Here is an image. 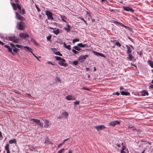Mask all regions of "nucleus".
I'll return each instance as SVG.
<instances>
[{"mask_svg":"<svg viewBox=\"0 0 153 153\" xmlns=\"http://www.w3.org/2000/svg\"><path fill=\"white\" fill-rule=\"evenodd\" d=\"M123 27H124L126 29H127V28H129L128 27H127V26H126L124 25V26Z\"/></svg>","mask_w":153,"mask_h":153,"instance_id":"nucleus-59","label":"nucleus"},{"mask_svg":"<svg viewBox=\"0 0 153 153\" xmlns=\"http://www.w3.org/2000/svg\"><path fill=\"white\" fill-rule=\"evenodd\" d=\"M10 45L12 47V48L13 50V51L14 52L16 53L17 51H19V49L16 48V46H15V45H14V44L12 43H11L10 44Z\"/></svg>","mask_w":153,"mask_h":153,"instance_id":"nucleus-12","label":"nucleus"},{"mask_svg":"<svg viewBox=\"0 0 153 153\" xmlns=\"http://www.w3.org/2000/svg\"><path fill=\"white\" fill-rule=\"evenodd\" d=\"M147 62L151 67L153 68V62L151 60H149Z\"/></svg>","mask_w":153,"mask_h":153,"instance_id":"nucleus-23","label":"nucleus"},{"mask_svg":"<svg viewBox=\"0 0 153 153\" xmlns=\"http://www.w3.org/2000/svg\"><path fill=\"white\" fill-rule=\"evenodd\" d=\"M24 48L25 50L29 51L31 53H32V50L30 48L27 46H24Z\"/></svg>","mask_w":153,"mask_h":153,"instance_id":"nucleus-19","label":"nucleus"},{"mask_svg":"<svg viewBox=\"0 0 153 153\" xmlns=\"http://www.w3.org/2000/svg\"><path fill=\"white\" fill-rule=\"evenodd\" d=\"M9 143L10 144H12L13 143H16V141L15 139L10 140L9 141Z\"/></svg>","mask_w":153,"mask_h":153,"instance_id":"nucleus-25","label":"nucleus"},{"mask_svg":"<svg viewBox=\"0 0 153 153\" xmlns=\"http://www.w3.org/2000/svg\"><path fill=\"white\" fill-rule=\"evenodd\" d=\"M63 143H63L62 142V143H61L60 144H58L57 146L58 147V148L60 147L61 145H62L63 144Z\"/></svg>","mask_w":153,"mask_h":153,"instance_id":"nucleus-45","label":"nucleus"},{"mask_svg":"<svg viewBox=\"0 0 153 153\" xmlns=\"http://www.w3.org/2000/svg\"><path fill=\"white\" fill-rule=\"evenodd\" d=\"M150 87L153 88V85H151L150 86Z\"/></svg>","mask_w":153,"mask_h":153,"instance_id":"nucleus-64","label":"nucleus"},{"mask_svg":"<svg viewBox=\"0 0 153 153\" xmlns=\"http://www.w3.org/2000/svg\"><path fill=\"white\" fill-rule=\"evenodd\" d=\"M79 101H76L74 102V104H79Z\"/></svg>","mask_w":153,"mask_h":153,"instance_id":"nucleus-47","label":"nucleus"},{"mask_svg":"<svg viewBox=\"0 0 153 153\" xmlns=\"http://www.w3.org/2000/svg\"><path fill=\"white\" fill-rule=\"evenodd\" d=\"M69 138H67V139H65L64 140H63V143H64L65 141H66L67 140H69Z\"/></svg>","mask_w":153,"mask_h":153,"instance_id":"nucleus-51","label":"nucleus"},{"mask_svg":"<svg viewBox=\"0 0 153 153\" xmlns=\"http://www.w3.org/2000/svg\"><path fill=\"white\" fill-rule=\"evenodd\" d=\"M73 63L74 65H77L78 63V62L77 61H74L73 62Z\"/></svg>","mask_w":153,"mask_h":153,"instance_id":"nucleus-38","label":"nucleus"},{"mask_svg":"<svg viewBox=\"0 0 153 153\" xmlns=\"http://www.w3.org/2000/svg\"><path fill=\"white\" fill-rule=\"evenodd\" d=\"M137 133L138 134H139V133H140V130H137Z\"/></svg>","mask_w":153,"mask_h":153,"instance_id":"nucleus-60","label":"nucleus"},{"mask_svg":"<svg viewBox=\"0 0 153 153\" xmlns=\"http://www.w3.org/2000/svg\"><path fill=\"white\" fill-rule=\"evenodd\" d=\"M65 60L64 59H62L58 63L60 65L64 67H67V64L66 63H65Z\"/></svg>","mask_w":153,"mask_h":153,"instance_id":"nucleus-8","label":"nucleus"},{"mask_svg":"<svg viewBox=\"0 0 153 153\" xmlns=\"http://www.w3.org/2000/svg\"><path fill=\"white\" fill-rule=\"evenodd\" d=\"M7 49H8V51L9 52H10L12 54H13V53L12 52V48H11L10 47H9V48H7Z\"/></svg>","mask_w":153,"mask_h":153,"instance_id":"nucleus-33","label":"nucleus"},{"mask_svg":"<svg viewBox=\"0 0 153 153\" xmlns=\"http://www.w3.org/2000/svg\"><path fill=\"white\" fill-rule=\"evenodd\" d=\"M115 45L118 47H120L121 46L120 43L119 42H116L115 44Z\"/></svg>","mask_w":153,"mask_h":153,"instance_id":"nucleus-34","label":"nucleus"},{"mask_svg":"<svg viewBox=\"0 0 153 153\" xmlns=\"http://www.w3.org/2000/svg\"><path fill=\"white\" fill-rule=\"evenodd\" d=\"M74 48L76 50H78V51H79L80 50V48L78 47V46H75L74 47Z\"/></svg>","mask_w":153,"mask_h":153,"instance_id":"nucleus-35","label":"nucleus"},{"mask_svg":"<svg viewBox=\"0 0 153 153\" xmlns=\"http://www.w3.org/2000/svg\"><path fill=\"white\" fill-rule=\"evenodd\" d=\"M51 39V36H48L47 37V39L48 41H49Z\"/></svg>","mask_w":153,"mask_h":153,"instance_id":"nucleus-44","label":"nucleus"},{"mask_svg":"<svg viewBox=\"0 0 153 153\" xmlns=\"http://www.w3.org/2000/svg\"><path fill=\"white\" fill-rule=\"evenodd\" d=\"M7 151V153H10L9 150H6Z\"/></svg>","mask_w":153,"mask_h":153,"instance_id":"nucleus-61","label":"nucleus"},{"mask_svg":"<svg viewBox=\"0 0 153 153\" xmlns=\"http://www.w3.org/2000/svg\"><path fill=\"white\" fill-rule=\"evenodd\" d=\"M51 123L49 121L47 120H46L44 121V127L46 128H48L51 125Z\"/></svg>","mask_w":153,"mask_h":153,"instance_id":"nucleus-11","label":"nucleus"},{"mask_svg":"<svg viewBox=\"0 0 153 153\" xmlns=\"http://www.w3.org/2000/svg\"><path fill=\"white\" fill-rule=\"evenodd\" d=\"M94 128H96L98 131L102 130L105 128L106 127L103 125H99L98 126H95L94 127Z\"/></svg>","mask_w":153,"mask_h":153,"instance_id":"nucleus-6","label":"nucleus"},{"mask_svg":"<svg viewBox=\"0 0 153 153\" xmlns=\"http://www.w3.org/2000/svg\"><path fill=\"white\" fill-rule=\"evenodd\" d=\"M66 99L67 100H76L74 97H73L72 95H68L66 97Z\"/></svg>","mask_w":153,"mask_h":153,"instance_id":"nucleus-13","label":"nucleus"},{"mask_svg":"<svg viewBox=\"0 0 153 153\" xmlns=\"http://www.w3.org/2000/svg\"><path fill=\"white\" fill-rule=\"evenodd\" d=\"M7 40L12 41L15 43H18L20 41V39L14 36L9 37Z\"/></svg>","mask_w":153,"mask_h":153,"instance_id":"nucleus-2","label":"nucleus"},{"mask_svg":"<svg viewBox=\"0 0 153 153\" xmlns=\"http://www.w3.org/2000/svg\"><path fill=\"white\" fill-rule=\"evenodd\" d=\"M113 95H119L120 94V93L118 92H115L113 93L112 94Z\"/></svg>","mask_w":153,"mask_h":153,"instance_id":"nucleus-42","label":"nucleus"},{"mask_svg":"<svg viewBox=\"0 0 153 153\" xmlns=\"http://www.w3.org/2000/svg\"><path fill=\"white\" fill-rule=\"evenodd\" d=\"M62 114L63 116L64 117H65L66 118L67 117L68 114V113L66 111H63L62 113Z\"/></svg>","mask_w":153,"mask_h":153,"instance_id":"nucleus-24","label":"nucleus"},{"mask_svg":"<svg viewBox=\"0 0 153 153\" xmlns=\"http://www.w3.org/2000/svg\"><path fill=\"white\" fill-rule=\"evenodd\" d=\"M55 80L56 82H59L60 81V79L58 77H56L55 79Z\"/></svg>","mask_w":153,"mask_h":153,"instance_id":"nucleus-39","label":"nucleus"},{"mask_svg":"<svg viewBox=\"0 0 153 153\" xmlns=\"http://www.w3.org/2000/svg\"><path fill=\"white\" fill-rule=\"evenodd\" d=\"M16 3L11 2L10 4L12 5L13 9L16 10L17 9L19 10V12L22 15H24L25 13V10L24 8L21 9V7L20 4H19L18 0H14Z\"/></svg>","mask_w":153,"mask_h":153,"instance_id":"nucleus-1","label":"nucleus"},{"mask_svg":"<svg viewBox=\"0 0 153 153\" xmlns=\"http://www.w3.org/2000/svg\"><path fill=\"white\" fill-rule=\"evenodd\" d=\"M95 54L97 56H99L102 57H104V55L102 53H100L96 51H95L94 52Z\"/></svg>","mask_w":153,"mask_h":153,"instance_id":"nucleus-26","label":"nucleus"},{"mask_svg":"<svg viewBox=\"0 0 153 153\" xmlns=\"http://www.w3.org/2000/svg\"><path fill=\"white\" fill-rule=\"evenodd\" d=\"M88 56L87 55L80 56L79 57L78 60L80 62H83L84 61L85 59H86V58Z\"/></svg>","mask_w":153,"mask_h":153,"instance_id":"nucleus-9","label":"nucleus"},{"mask_svg":"<svg viewBox=\"0 0 153 153\" xmlns=\"http://www.w3.org/2000/svg\"><path fill=\"white\" fill-rule=\"evenodd\" d=\"M16 18L20 20H24V18L18 12H15Z\"/></svg>","mask_w":153,"mask_h":153,"instance_id":"nucleus-7","label":"nucleus"},{"mask_svg":"<svg viewBox=\"0 0 153 153\" xmlns=\"http://www.w3.org/2000/svg\"><path fill=\"white\" fill-rule=\"evenodd\" d=\"M45 13L47 16L48 19L52 20L53 19V13L51 11L46 10L45 11Z\"/></svg>","mask_w":153,"mask_h":153,"instance_id":"nucleus-5","label":"nucleus"},{"mask_svg":"<svg viewBox=\"0 0 153 153\" xmlns=\"http://www.w3.org/2000/svg\"><path fill=\"white\" fill-rule=\"evenodd\" d=\"M15 45L16 47H17V48H21L22 47V45H18V44H16V45Z\"/></svg>","mask_w":153,"mask_h":153,"instance_id":"nucleus-40","label":"nucleus"},{"mask_svg":"<svg viewBox=\"0 0 153 153\" xmlns=\"http://www.w3.org/2000/svg\"><path fill=\"white\" fill-rule=\"evenodd\" d=\"M120 122L117 120H115L110 122L108 123L109 126H114L115 125L119 124Z\"/></svg>","mask_w":153,"mask_h":153,"instance_id":"nucleus-10","label":"nucleus"},{"mask_svg":"<svg viewBox=\"0 0 153 153\" xmlns=\"http://www.w3.org/2000/svg\"><path fill=\"white\" fill-rule=\"evenodd\" d=\"M54 53L57 55H58L61 56H62V54L59 51L54 52Z\"/></svg>","mask_w":153,"mask_h":153,"instance_id":"nucleus-32","label":"nucleus"},{"mask_svg":"<svg viewBox=\"0 0 153 153\" xmlns=\"http://www.w3.org/2000/svg\"><path fill=\"white\" fill-rule=\"evenodd\" d=\"M63 45L64 47L68 49L69 50H71V45H67L66 44H65V42L63 43Z\"/></svg>","mask_w":153,"mask_h":153,"instance_id":"nucleus-22","label":"nucleus"},{"mask_svg":"<svg viewBox=\"0 0 153 153\" xmlns=\"http://www.w3.org/2000/svg\"><path fill=\"white\" fill-rule=\"evenodd\" d=\"M82 89H83V90H87V91H88L89 90V89L88 88H86L85 87H84L83 88H82Z\"/></svg>","mask_w":153,"mask_h":153,"instance_id":"nucleus-48","label":"nucleus"},{"mask_svg":"<svg viewBox=\"0 0 153 153\" xmlns=\"http://www.w3.org/2000/svg\"><path fill=\"white\" fill-rule=\"evenodd\" d=\"M53 32L56 35H57L59 33V29H57L55 30H53Z\"/></svg>","mask_w":153,"mask_h":153,"instance_id":"nucleus-28","label":"nucleus"},{"mask_svg":"<svg viewBox=\"0 0 153 153\" xmlns=\"http://www.w3.org/2000/svg\"><path fill=\"white\" fill-rule=\"evenodd\" d=\"M4 47L6 48H9V46L8 45H4Z\"/></svg>","mask_w":153,"mask_h":153,"instance_id":"nucleus-55","label":"nucleus"},{"mask_svg":"<svg viewBox=\"0 0 153 153\" xmlns=\"http://www.w3.org/2000/svg\"><path fill=\"white\" fill-rule=\"evenodd\" d=\"M130 46L133 50L134 49V48L132 45H130Z\"/></svg>","mask_w":153,"mask_h":153,"instance_id":"nucleus-62","label":"nucleus"},{"mask_svg":"<svg viewBox=\"0 0 153 153\" xmlns=\"http://www.w3.org/2000/svg\"><path fill=\"white\" fill-rule=\"evenodd\" d=\"M9 144H7L4 147V149L6 150H9Z\"/></svg>","mask_w":153,"mask_h":153,"instance_id":"nucleus-31","label":"nucleus"},{"mask_svg":"<svg viewBox=\"0 0 153 153\" xmlns=\"http://www.w3.org/2000/svg\"><path fill=\"white\" fill-rule=\"evenodd\" d=\"M64 150L65 149L64 148L61 149L59 151H58L57 153H62V151Z\"/></svg>","mask_w":153,"mask_h":153,"instance_id":"nucleus-36","label":"nucleus"},{"mask_svg":"<svg viewBox=\"0 0 153 153\" xmlns=\"http://www.w3.org/2000/svg\"><path fill=\"white\" fill-rule=\"evenodd\" d=\"M72 51H73V52L75 53V54H76L77 53V52L76 51L75 49H73L72 50Z\"/></svg>","mask_w":153,"mask_h":153,"instance_id":"nucleus-43","label":"nucleus"},{"mask_svg":"<svg viewBox=\"0 0 153 153\" xmlns=\"http://www.w3.org/2000/svg\"><path fill=\"white\" fill-rule=\"evenodd\" d=\"M112 22L115 24V25H119L120 26H121L122 27H123L124 26V25L122 23H121L120 22H118L115 21H113Z\"/></svg>","mask_w":153,"mask_h":153,"instance_id":"nucleus-21","label":"nucleus"},{"mask_svg":"<svg viewBox=\"0 0 153 153\" xmlns=\"http://www.w3.org/2000/svg\"><path fill=\"white\" fill-rule=\"evenodd\" d=\"M72 153V151H71L70 150H69L68 153Z\"/></svg>","mask_w":153,"mask_h":153,"instance_id":"nucleus-63","label":"nucleus"},{"mask_svg":"<svg viewBox=\"0 0 153 153\" xmlns=\"http://www.w3.org/2000/svg\"><path fill=\"white\" fill-rule=\"evenodd\" d=\"M85 44L83 45L82 43H79L77 45L78 46L82 48H84L85 46Z\"/></svg>","mask_w":153,"mask_h":153,"instance_id":"nucleus-29","label":"nucleus"},{"mask_svg":"<svg viewBox=\"0 0 153 153\" xmlns=\"http://www.w3.org/2000/svg\"><path fill=\"white\" fill-rule=\"evenodd\" d=\"M79 41V39H74L72 41V42L73 43H74L76 42H78Z\"/></svg>","mask_w":153,"mask_h":153,"instance_id":"nucleus-37","label":"nucleus"},{"mask_svg":"<svg viewBox=\"0 0 153 153\" xmlns=\"http://www.w3.org/2000/svg\"><path fill=\"white\" fill-rule=\"evenodd\" d=\"M30 120L31 121H33L34 123H35V124L36 125H37L40 128L43 127V123H41L39 120L33 118L31 119Z\"/></svg>","mask_w":153,"mask_h":153,"instance_id":"nucleus-3","label":"nucleus"},{"mask_svg":"<svg viewBox=\"0 0 153 153\" xmlns=\"http://www.w3.org/2000/svg\"><path fill=\"white\" fill-rule=\"evenodd\" d=\"M86 15H88L89 17H91V15L88 12H86Z\"/></svg>","mask_w":153,"mask_h":153,"instance_id":"nucleus-49","label":"nucleus"},{"mask_svg":"<svg viewBox=\"0 0 153 153\" xmlns=\"http://www.w3.org/2000/svg\"><path fill=\"white\" fill-rule=\"evenodd\" d=\"M0 44L3 45L4 43L0 40Z\"/></svg>","mask_w":153,"mask_h":153,"instance_id":"nucleus-53","label":"nucleus"},{"mask_svg":"<svg viewBox=\"0 0 153 153\" xmlns=\"http://www.w3.org/2000/svg\"><path fill=\"white\" fill-rule=\"evenodd\" d=\"M60 16L61 19L63 21L67 23V22L65 21V20L66 19V17L65 16L60 15Z\"/></svg>","mask_w":153,"mask_h":153,"instance_id":"nucleus-27","label":"nucleus"},{"mask_svg":"<svg viewBox=\"0 0 153 153\" xmlns=\"http://www.w3.org/2000/svg\"><path fill=\"white\" fill-rule=\"evenodd\" d=\"M116 145L118 146V147H120L121 146V145H120V144H117Z\"/></svg>","mask_w":153,"mask_h":153,"instance_id":"nucleus-57","label":"nucleus"},{"mask_svg":"<svg viewBox=\"0 0 153 153\" xmlns=\"http://www.w3.org/2000/svg\"><path fill=\"white\" fill-rule=\"evenodd\" d=\"M36 8L38 12H40V9L37 6H36Z\"/></svg>","mask_w":153,"mask_h":153,"instance_id":"nucleus-46","label":"nucleus"},{"mask_svg":"<svg viewBox=\"0 0 153 153\" xmlns=\"http://www.w3.org/2000/svg\"><path fill=\"white\" fill-rule=\"evenodd\" d=\"M124 10L127 11L133 12L134 10L131 8L128 7H123Z\"/></svg>","mask_w":153,"mask_h":153,"instance_id":"nucleus-16","label":"nucleus"},{"mask_svg":"<svg viewBox=\"0 0 153 153\" xmlns=\"http://www.w3.org/2000/svg\"><path fill=\"white\" fill-rule=\"evenodd\" d=\"M128 54V56L127 57L126 59L129 60L131 61L133 58V56L131 53H127Z\"/></svg>","mask_w":153,"mask_h":153,"instance_id":"nucleus-15","label":"nucleus"},{"mask_svg":"<svg viewBox=\"0 0 153 153\" xmlns=\"http://www.w3.org/2000/svg\"><path fill=\"white\" fill-rule=\"evenodd\" d=\"M24 26L25 23L23 21H20V22H17L16 27L18 29L22 30L24 28Z\"/></svg>","mask_w":153,"mask_h":153,"instance_id":"nucleus-4","label":"nucleus"},{"mask_svg":"<svg viewBox=\"0 0 153 153\" xmlns=\"http://www.w3.org/2000/svg\"><path fill=\"white\" fill-rule=\"evenodd\" d=\"M141 95L142 96H145L146 95H149V93L146 90H143L141 91Z\"/></svg>","mask_w":153,"mask_h":153,"instance_id":"nucleus-18","label":"nucleus"},{"mask_svg":"<svg viewBox=\"0 0 153 153\" xmlns=\"http://www.w3.org/2000/svg\"><path fill=\"white\" fill-rule=\"evenodd\" d=\"M120 89L121 91H121L122 90H123L124 89V88H123L121 87L120 88Z\"/></svg>","mask_w":153,"mask_h":153,"instance_id":"nucleus-58","label":"nucleus"},{"mask_svg":"<svg viewBox=\"0 0 153 153\" xmlns=\"http://www.w3.org/2000/svg\"><path fill=\"white\" fill-rule=\"evenodd\" d=\"M125 146H122V148L121 149V150H124L125 149Z\"/></svg>","mask_w":153,"mask_h":153,"instance_id":"nucleus-56","label":"nucleus"},{"mask_svg":"<svg viewBox=\"0 0 153 153\" xmlns=\"http://www.w3.org/2000/svg\"><path fill=\"white\" fill-rule=\"evenodd\" d=\"M47 63L48 64H51V65H54L51 62H47Z\"/></svg>","mask_w":153,"mask_h":153,"instance_id":"nucleus-50","label":"nucleus"},{"mask_svg":"<svg viewBox=\"0 0 153 153\" xmlns=\"http://www.w3.org/2000/svg\"><path fill=\"white\" fill-rule=\"evenodd\" d=\"M31 41L35 44L37 45L36 41L34 39H32Z\"/></svg>","mask_w":153,"mask_h":153,"instance_id":"nucleus-41","label":"nucleus"},{"mask_svg":"<svg viewBox=\"0 0 153 153\" xmlns=\"http://www.w3.org/2000/svg\"><path fill=\"white\" fill-rule=\"evenodd\" d=\"M126 46L127 49V50L126 51V53H131L132 51L131 50L130 47L127 45H126Z\"/></svg>","mask_w":153,"mask_h":153,"instance_id":"nucleus-17","label":"nucleus"},{"mask_svg":"<svg viewBox=\"0 0 153 153\" xmlns=\"http://www.w3.org/2000/svg\"><path fill=\"white\" fill-rule=\"evenodd\" d=\"M121 153H126V152L123 150H121Z\"/></svg>","mask_w":153,"mask_h":153,"instance_id":"nucleus-54","label":"nucleus"},{"mask_svg":"<svg viewBox=\"0 0 153 153\" xmlns=\"http://www.w3.org/2000/svg\"><path fill=\"white\" fill-rule=\"evenodd\" d=\"M19 36L22 39L28 37L29 36L28 34L24 33H21L19 34Z\"/></svg>","mask_w":153,"mask_h":153,"instance_id":"nucleus-14","label":"nucleus"},{"mask_svg":"<svg viewBox=\"0 0 153 153\" xmlns=\"http://www.w3.org/2000/svg\"><path fill=\"white\" fill-rule=\"evenodd\" d=\"M121 94L122 95H125L126 96H130V93L128 92L124 91H120Z\"/></svg>","mask_w":153,"mask_h":153,"instance_id":"nucleus-20","label":"nucleus"},{"mask_svg":"<svg viewBox=\"0 0 153 153\" xmlns=\"http://www.w3.org/2000/svg\"><path fill=\"white\" fill-rule=\"evenodd\" d=\"M78 18L79 19H81V20H82L83 21H84L85 20L83 18H82L81 17H79Z\"/></svg>","mask_w":153,"mask_h":153,"instance_id":"nucleus-52","label":"nucleus"},{"mask_svg":"<svg viewBox=\"0 0 153 153\" xmlns=\"http://www.w3.org/2000/svg\"><path fill=\"white\" fill-rule=\"evenodd\" d=\"M55 58L56 60L59 61L63 59L62 58L58 56H55Z\"/></svg>","mask_w":153,"mask_h":153,"instance_id":"nucleus-30","label":"nucleus"}]
</instances>
